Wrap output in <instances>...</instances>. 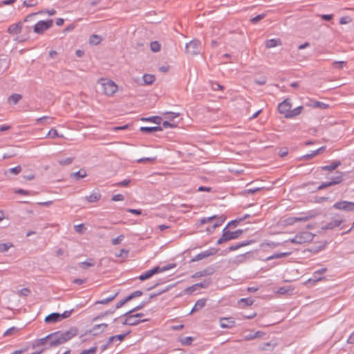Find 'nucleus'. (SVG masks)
<instances>
[{
	"mask_svg": "<svg viewBox=\"0 0 354 354\" xmlns=\"http://www.w3.org/2000/svg\"><path fill=\"white\" fill-rule=\"evenodd\" d=\"M304 107L299 106L292 109V102L289 98L285 99L278 105V111L287 119L294 118L299 115L303 111Z\"/></svg>",
	"mask_w": 354,
	"mask_h": 354,
	"instance_id": "nucleus-1",
	"label": "nucleus"
},
{
	"mask_svg": "<svg viewBox=\"0 0 354 354\" xmlns=\"http://www.w3.org/2000/svg\"><path fill=\"white\" fill-rule=\"evenodd\" d=\"M102 93L106 97H113L118 91V85L112 80L105 77L100 78L97 80Z\"/></svg>",
	"mask_w": 354,
	"mask_h": 354,
	"instance_id": "nucleus-2",
	"label": "nucleus"
},
{
	"mask_svg": "<svg viewBox=\"0 0 354 354\" xmlns=\"http://www.w3.org/2000/svg\"><path fill=\"white\" fill-rule=\"evenodd\" d=\"M324 175L328 180L323 182L319 186V189H323L328 187L338 185L343 180V174L341 171H336L334 174H331V172L326 173Z\"/></svg>",
	"mask_w": 354,
	"mask_h": 354,
	"instance_id": "nucleus-3",
	"label": "nucleus"
},
{
	"mask_svg": "<svg viewBox=\"0 0 354 354\" xmlns=\"http://www.w3.org/2000/svg\"><path fill=\"white\" fill-rule=\"evenodd\" d=\"M225 220V216L221 215L219 216H212L209 217H205L201 218L199 222L201 225H203L205 223L212 224L210 227L207 228V232L208 233H212L216 227L221 226Z\"/></svg>",
	"mask_w": 354,
	"mask_h": 354,
	"instance_id": "nucleus-4",
	"label": "nucleus"
},
{
	"mask_svg": "<svg viewBox=\"0 0 354 354\" xmlns=\"http://www.w3.org/2000/svg\"><path fill=\"white\" fill-rule=\"evenodd\" d=\"M314 238V234L310 232L304 231L297 234L292 239L287 241L296 245H302L310 242Z\"/></svg>",
	"mask_w": 354,
	"mask_h": 354,
	"instance_id": "nucleus-5",
	"label": "nucleus"
},
{
	"mask_svg": "<svg viewBox=\"0 0 354 354\" xmlns=\"http://www.w3.org/2000/svg\"><path fill=\"white\" fill-rule=\"evenodd\" d=\"M315 216L314 214L311 213L308 214H300L298 216H288L282 220V223L283 225H292L298 222H306L313 218Z\"/></svg>",
	"mask_w": 354,
	"mask_h": 354,
	"instance_id": "nucleus-6",
	"label": "nucleus"
},
{
	"mask_svg": "<svg viewBox=\"0 0 354 354\" xmlns=\"http://www.w3.org/2000/svg\"><path fill=\"white\" fill-rule=\"evenodd\" d=\"M243 231L242 230H237L234 232H230L227 230V227H225L223 230L221 237L217 241V243L220 245L228 241L236 239L239 238L243 234Z\"/></svg>",
	"mask_w": 354,
	"mask_h": 354,
	"instance_id": "nucleus-7",
	"label": "nucleus"
},
{
	"mask_svg": "<svg viewBox=\"0 0 354 354\" xmlns=\"http://www.w3.org/2000/svg\"><path fill=\"white\" fill-rule=\"evenodd\" d=\"M53 26V20H41L37 22L33 26V31L37 35H44L46 31L52 28Z\"/></svg>",
	"mask_w": 354,
	"mask_h": 354,
	"instance_id": "nucleus-8",
	"label": "nucleus"
},
{
	"mask_svg": "<svg viewBox=\"0 0 354 354\" xmlns=\"http://www.w3.org/2000/svg\"><path fill=\"white\" fill-rule=\"evenodd\" d=\"M71 315V310H66L62 314L53 313L46 316L44 319V322L47 324H55L69 317Z\"/></svg>",
	"mask_w": 354,
	"mask_h": 354,
	"instance_id": "nucleus-9",
	"label": "nucleus"
},
{
	"mask_svg": "<svg viewBox=\"0 0 354 354\" xmlns=\"http://www.w3.org/2000/svg\"><path fill=\"white\" fill-rule=\"evenodd\" d=\"M126 318L123 322L124 325H130L133 326L138 324L140 322H144L147 321V319H143L144 314L142 313H136V314H130L127 313L125 315Z\"/></svg>",
	"mask_w": 354,
	"mask_h": 354,
	"instance_id": "nucleus-10",
	"label": "nucleus"
},
{
	"mask_svg": "<svg viewBox=\"0 0 354 354\" xmlns=\"http://www.w3.org/2000/svg\"><path fill=\"white\" fill-rule=\"evenodd\" d=\"M174 267H175L174 264H173L171 266H169L162 267V268H160V267L157 266V267H155L152 269L147 270L145 273L140 275L139 279L141 281H144V280H146V279L151 277L153 274H155L156 273L165 272L171 268H174Z\"/></svg>",
	"mask_w": 354,
	"mask_h": 354,
	"instance_id": "nucleus-11",
	"label": "nucleus"
},
{
	"mask_svg": "<svg viewBox=\"0 0 354 354\" xmlns=\"http://www.w3.org/2000/svg\"><path fill=\"white\" fill-rule=\"evenodd\" d=\"M165 118L168 120L162 122V127L164 128H176L178 126V123L174 122V120L179 117L178 113L174 112H167L163 114Z\"/></svg>",
	"mask_w": 354,
	"mask_h": 354,
	"instance_id": "nucleus-12",
	"label": "nucleus"
},
{
	"mask_svg": "<svg viewBox=\"0 0 354 354\" xmlns=\"http://www.w3.org/2000/svg\"><path fill=\"white\" fill-rule=\"evenodd\" d=\"M340 165V161H333L329 165L318 167L317 169L316 170V174L318 176H324L325 174L324 171H326V173H330L331 171L335 170Z\"/></svg>",
	"mask_w": 354,
	"mask_h": 354,
	"instance_id": "nucleus-13",
	"label": "nucleus"
},
{
	"mask_svg": "<svg viewBox=\"0 0 354 354\" xmlns=\"http://www.w3.org/2000/svg\"><path fill=\"white\" fill-rule=\"evenodd\" d=\"M333 208L346 212H354V202L341 201L333 205Z\"/></svg>",
	"mask_w": 354,
	"mask_h": 354,
	"instance_id": "nucleus-14",
	"label": "nucleus"
},
{
	"mask_svg": "<svg viewBox=\"0 0 354 354\" xmlns=\"http://www.w3.org/2000/svg\"><path fill=\"white\" fill-rule=\"evenodd\" d=\"M185 50L189 55H196L200 52L201 42L198 40H192L186 44Z\"/></svg>",
	"mask_w": 354,
	"mask_h": 354,
	"instance_id": "nucleus-15",
	"label": "nucleus"
},
{
	"mask_svg": "<svg viewBox=\"0 0 354 354\" xmlns=\"http://www.w3.org/2000/svg\"><path fill=\"white\" fill-rule=\"evenodd\" d=\"M48 337H49V345L51 347L57 346L59 344H64L61 336V331L50 333L48 335Z\"/></svg>",
	"mask_w": 354,
	"mask_h": 354,
	"instance_id": "nucleus-16",
	"label": "nucleus"
},
{
	"mask_svg": "<svg viewBox=\"0 0 354 354\" xmlns=\"http://www.w3.org/2000/svg\"><path fill=\"white\" fill-rule=\"evenodd\" d=\"M24 26L23 22H17L10 25L7 29V32L12 36L18 35L21 32Z\"/></svg>",
	"mask_w": 354,
	"mask_h": 354,
	"instance_id": "nucleus-17",
	"label": "nucleus"
},
{
	"mask_svg": "<svg viewBox=\"0 0 354 354\" xmlns=\"http://www.w3.org/2000/svg\"><path fill=\"white\" fill-rule=\"evenodd\" d=\"M78 333V330L75 327L71 328L69 330L61 332V336L64 343L69 341L73 337H75Z\"/></svg>",
	"mask_w": 354,
	"mask_h": 354,
	"instance_id": "nucleus-18",
	"label": "nucleus"
},
{
	"mask_svg": "<svg viewBox=\"0 0 354 354\" xmlns=\"http://www.w3.org/2000/svg\"><path fill=\"white\" fill-rule=\"evenodd\" d=\"M219 324L222 328H230L235 326V321L232 317H221Z\"/></svg>",
	"mask_w": 354,
	"mask_h": 354,
	"instance_id": "nucleus-19",
	"label": "nucleus"
},
{
	"mask_svg": "<svg viewBox=\"0 0 354 354\" xmlns=\"http://www.w3.org/2000/svg\"><path fill=\"white\" fill-rule=\"evenodd\" d=\"M108 327V324L105 323L96 324L93 326L91 330H89V333H91L93 335H97L103 332H104Z\"/></svg>",
	"mask_w": 354,
	"mask_h": 354,
	"instance_id": "nucleus-20",
	"label": "nucleus"
},
{
	"mask_svg": "<svg viewBox=\"0 0 354 354\" xmlns=\"http://www.w3.org/2000/svg\"><path fill=\"white\" fill-rule=\"evenodd\" d=\"M102 195L99 192H92L90 195L86 197L88 203H95L101 199Z\"/></svg>",
	"mask_w": 354,
	"mask_h": 354,
	"instance_id": "nucleus-21",
	"label": "nucleus"
},
{
	"mask_svg": "<svg viewBox=\"0 0 354 354\" xmlns=\"http://www.w3.org/2000/svg\"><path fill=\"white\" fill-rule=\"evenodd\" d=\"M307 106L312 108H319L322 109H326L328 107V104L316 100L311 101L309 104H307Z\"/></svg>",
	"mask_w": 354,
	"mask_h": 354,
	"instance_id": "nucleus-22",
	"label": "nucleus"
},
{
	"mask_svg": "<svg viewBox=\"0 0 354 354\" xmlns=\"http://www.w3.org/2000/svg\"><path fill=\"white\" fill-rule=\"evenodd\" d=\"M216 250H214V249H211L209 250H207V251H204V252H202L201 253H199L198 254L196 255V259L197 260H201L204 258H207L211 255H214L216 254Z\"/></svg>",
	"mask_w": 354,
	"mask_h": 354,
	"instance_id": "nucleus-23",
	"label": "nucleus"
},
{
	"mask_svg": "<svg viewBox=\"0 0 354 354\" xmlns=\"http://www.w3.org/2000/svg\"><path fill=\"white\" fill-rule=\"evenodd\" d=\"M205 304H206V299H201L198 300L196 302L194 307L192 308V309L191 310V313H192L194 312H196V311L202 309L205 306Z\"/></svg>",
	"mask_w": 354,
	"mask_h": 354,
	"instance_id": "nucleus-24",
	"label": "nucleus"
},
{
	"mask_svg": "<svg viewBox=\"0 0 354 354\" xmlns=\"http://www.w3.org/2000/svg\"><path fill=\"white\" fill-rule=\"evenodd\" d=\"M281 44V42L279 39H271L266 41V47L268 48H274Z\"/></svg>",
	"mask_w": 354,
	"mask_h": 354,
	"instance_id": "nucleus-25",
	"label": "nucleus"
},
{
	"mask_svg": "<svg viewBox=\"0 0 354 354\" xmlns=\"http://www.w3.org/2000/svg\"><path fill=\"white\" fill-rule=\"evenodd\" d=\"M263 335H264V333L263 332H261V331H257V332H254V333H251L249 335H245L243 337V340H245V341L252 340V339H254L257 338V337H261Z\"/></svg>",
	"mask_w": 354,
	"mask_h": 354,
	"instance_id": "nucleus-26",
	"label": "nucleus"
},
{
	"mask_svg": "<svg viewBox=\"0 0 354 354\" xmlns=\"http://www.w3.org/2000/svg\"><path fill=\"white\" fill-rule=\"evenodd\" d=\"M254 304V300L250 298H243L239 301V304L241 308L252 306Z\"/></svg>",
	"mask_w": 354,
	"mask_h": 354,
	"instance_id": "nucleus-27",
	"label": "nucleus"
},
{
	"mask_svg": "<svg viewBox=\"0 0 354 354\" xmlns=\"http://www.w3.org/2000/svg\"><path fill=\"white\" fill-rule=\"evenodd\" d=\"M144 122H150L157 124H160L162 122V118L159 116H153L149 118H142L141 119Z\"/></svg>",
	"mask_w": 354,
	"mask_h": 354,
	"instance_id": "nucleus-28",
	"label": "nucleus"
},
{
	"mask_svg": "<svg viewBox=\"0 0 354 354\" xmlns=\"http://www.w3.org/2000/svg\"><path fill=\"white\" fill-rule=\"evenodd\" d=\"M142 80L145 84L149 85L154 82L156 77L151 74H145L142 77Z\"/></svg>",
	"mask_w": 354,
	"mask_h": 354,
	"instance_id": "nucleus-29",
	"label": "nucleus"
},
{
	"mask_svg": "<svg viewBox=\"0 0 354 354\" xmlns=\"http://www.w3.org/2000/svg\"><path fill=\"white\" fill-rule=\"evenodd\" d=\"M291 252H280V253H275L266 259V261H270L274 259H279L288 257L290 255Z\"/></svg>",
	"mask_w": 354,
	"mask_h": 354,
	"instance_id": "nucleus-30",
	"label": "nucleus"
},
{
	"mask_svg": "<svg viewBox=\"0 0 354 354\" xmlns=\"http://www.w3.org/2000/svg\"><path fill=\"white\" fill-rule=\"evenodd\" d=\"M140 131L142 132H156V131H160L162 130V128L160 127H141L140 128Z\"/></svg>",
	"mask_w": 354,
	"mask_h": 354,
	"instance_id": "nucleus-31",
	"label": "nucleus"
},
{
	"mask_svg": "<svg viewBox=\"0 0 354 354\" xmlns=\"http://www.w3.org/2000/svg\"><path fill=\"white\" fill-rule=\"evenodd\" d=\"M44 13H46V14H48V15L52 16V15H55V14H56V10H55V9H50V10H46L40 11V12H37V13H33V14H32V15H28V16L25 18L24 21H28V19H29L30 17L33 16V15H37V14H44Z\"/></svg>",
	"mask_w": 354,
	"mask_h": 354,
	"instance_id": "nucleus-32",
	"label": "nucleus"
},
{
	"mask_svg": "<svg viewBox=\"0 0 354 354\" xmlns=\"http://www.w3.org/2000/svg\"><path fill=\"white\" fill-rule=\"evenodd\" d=\"M346 65V61H335L333 62H332L331 64V66L333 68H335V69H342L343 68H344Z\"/></svg>",
	"mask_w": 354,
	"mask_h": 354,
	"instance_id": "nucleus-33",
	"label": "nucleus"
},
{
	"mask_svg": "<svg viewBox=\"0 0 354 354\" xmlns=\"http://www.w3.org/2000/svg\"><path fill=\"white\" fill-rule=\"evenodd\" d=\"M46 136L50 138H52V139H54V138H57V137H60V138H63L64 137L63 135H59L58 133L57 130L55 129V128L50 129V131L48 132Z\"/></svg>",
	"mask_w": 354,
	"mask_h": 354,
	"instance_id": "nucleus-34",
	"label": "nucleus"
},
{
	"mask_svg": "<svg viewBox=\"0 0 354 354\" xmlns=\"http://www.w3.org/2000/svg\"><path fill=\"white\" fill-rule=\"evenodd\" d=\"M102 41V37L97 35H93L89 38V43L93 45H97Z\"/></svg>",
	"mask_w": 354,
	"mask_h": 354,
	"instance_id": "nucleus-35",
	"label": "nucleus"
},
{
	"mask_svg": "<svg viewBox=\"0 0 354 354\" xmlns=\"http://www.w3.org/2000/svg\"><path fill=\"white\" fill-rule=\"evenodd\" d=\"M22 98V96L20 94L15 93L12 94L11 96L9 97L8 101L10 103H13L14 104H16L19 102V101Z\"/></svg>",
	"mask_w": 354,
	"mask_h": 354,
	"instance_id": "nucleus-36",
	"label": "nucleus"
},
{
	"mask_svg": "<svg viewBox=\"0 0 354 354\" xmlns=\"http://www.w3.org/2000/svg\"><path fill=\"white\" fill-rule=\"evenodd\" d=\"M21 171V166L18 165L15 167L10 168L9 170H6L4 171V174L7 175L8 173L12 174L14 175H17Z\"/></svg>",
	"mask_w": 354,
	"mask_h": 354,
	"instance_id": "nucleus-37",
	"label": "nucleus"
},
{
	"mask_svg": "<svg viewBox=\"0 0 354 354\" xmlns=\"http://www.w3.org/2000/svg\"><path fill=\"white\" fill-rule=\"evenodd\" d=\"M128 333H129V332H128V333H125V334H121V335H117L111 336V337H109V343H111V342H113V341H115V340H118V341H120V342H122V341L124 339L125 336H126Z\"/></svg>",
	"mask_w": 354,
	"mask_h": 354,
	"instance_id": "nucleus-38",
	"label": "nucleus"
},
{
	"mask_svg": "<svg viewBox=\"0 0 354 354\" xmlns=\"http://www.w3.org/2000/svg\"><path fill=\"white\" fill-rule=\"evenodd\" d=\"M116 295H117V294H115L114 295L111 296V297H109L108 298L103 299H101V300H98V301H95V305H97V304H107L110 301H113L115 299V297H116Z\"/></svg>",
	"mask_w": 354,
	"mask_h": 354,
	"instance_id": "nucleus-39",
	"label": "nucleus"
},
{
	"mask_svg": "<svg viewBox=\"0 0 354 354\" xmlns=\"http://www.w3.org/2000/svg\"><path fill=\"white\" fill-rule=\"evenodd\" d=\"M80 268L83 269H86L89 267H92L95 265V262L92 259H89L88 261L81 262L80 264Z\"/></svg>",
	"mask_w": 354,
	"mask_h": 354,
	"instance_id": "nucleus-40",
	"label": "nucleus"
},
{
	"mask_svg": "<svg viewBox=\"0 0 354 354\" xmlns=\"http://www.w3.org/2000/svg\"><path fill=\"white\" fill-rule=\"evenodd\" d=\"M12 247H13V245L10 242L0 243V252H6Z\"/></svg>",
	"mask_w": 354,
	"mask_h": 354,
	"instance_id": "nucleus-41",
	"label": "nucleus"
},
{
	"mask_svg": "<svg viewBox=\"0 0 354 354\" xmlns=\"http://www.w3.org/2000/svg\"><path fill=\"white\" fill-rule=\"evenodd\" d=\"M326 271V269L323 268V269H321V270H319L316 272H314V279H309L306 283L307 282H311V281H313V283H315L316 281H318L321 279V278H317L316 277V274H322L323 273H324Z\"/></svg>",
	"mask_w": 354,
	"mask_h": 354,
	"instance_id": "nucleus-42",
	"label": "nucleus"
},
{
	"mask_svg": "<svg viewBox=\"0 0 354 354\" xmlns=\"http://www.w3.org/2000/svg\"><path fill=\"white\" fill-rule=\"evenodd\" d=\"M18 330H19V329L17 327L12 326L5 331V333H3V336L14 335L17 334Z\"/></svg>",
	"mask_w": 354,
	"mask_h": 354,
	"instance_id": "nucleus-43",
	"label": "nucleus"
},
{
	"mask_svg": "<svg viewBox=\"0 0 354 354\" xmlns=\"http://www.w3.org/2000/svg\"><path fill=\"white\" fill-rule=\"evenodd\" d=\"M293 290H294V288L290 287V286H288V287H281V288H279L278 289L277 292L279 293V294L284 295V294H288V293H289L290 292H292Z\"/></svg>",
	"mask_w": 354,
	"mask_h": 354,
	"instance_id": "nucleus-44",
	"label": "nucleus"
},
{
	"mask_svg": "<svg viewBox=\"0 0 354 354\" xmlns=\"http://www.w3.org/2000/svg\"><path fill=\"white\" fill-rule=\"evenodd\" d=\"M47 342H49V337H48V335L46 336L44 338H41V339H37L35 341V345L38 346H43L44 344H46Z\"/></svg>",
	"mask_w": 354,
	"mask_h": 354,
	"instance_id": "nucleus-45",
	"label": "nucleus"
},
{
	"mask_svg": "<svg viewBox=\"0 0 354 354\" xmlns=\"http://www.w3.org/2000/svg\"><path fill=\"white\" fill-rule=\"evenodd\" d=\"M150 47L153 52H158L160 50V45L157 41L151 42Z\"/></svg>",
	"mask_w": 354,
	"mask_h": 354,
	"instance_id": "nucleus-46",
	"label": "nucleus"
},
{
	"mask_svg": "<svg viewBox=\"0 0 354 354\" xmlns=\"http://www.w3.org/2000/svg\"><path fill=\"white\" fill-rule=\"evenodd\" d=\"M142 295V292L140 290H137L133 292H132L131 295L127 296V300L131 301L132 299L136 297H139Z\"/></svg>",
	"mask_w": 354,
	"mask_h": 354,
	"instance_id": "nucleus-47",
	"label": "nucleus"
},
{
	"mask_svg": "<svg viewBox=\"0 0 354 354\" xmlns=\"http://www.w3.org/2000/svg\"><path fill=\"white\" fill-rule=\"evenodd\" d=\"M124 235H120L116 238H114L111 240V243L113 245H118L121 243V242L124 240Z\"/></svg>",
	"mask_w": 354,
	"mask_h": 354,
	"instance_id": "nucleus-48",
	"label": "nucleus"
},
{
	"mask_svg": "<svg viewBox=\"0 0 354 354\" xmlns=\"http://www.w3.org/2000/svg\"><path fill=\"white\" fill-rule=\"evenodd\" d=\"M97 351V346H93L89 349L82 351L80 354H95Z\"/></svg>",
	"mask_w": 354,
	"mask_h": 354,
	"instance_id": "nucleus-49",
	"label": "nucleus"
},
{
	"mask_svg": "<svg viewBox=\"0 0 354 354\" xmlns=\"http://www.w3.org/2000/svg\"><path fill=\"white\" fill-rule=\"evenodd\" d=\"M351 21L352 19L349 16H344L340 18L339 23L340 24L344 25L349 24Z\"/></svg>",
	"mask_w": 354,
	"mask_h": 354,
	"instance_id": "nucleus-50",
	"label": "nucleus"
},
{
	"mask_svg": "<svg viewBox=\"0 0 354 354\" xmlns=\"http://www.w3.org/2000/svg\"><path fill=\"white\" fill-rule=\"evenodd\" d=\"M124 196L120 194L113 195L111 198V201H114V202L122 201H124Z\"/></svg>",
	"mask_w": 354,
	"mask_h": 354,
	"instance_id": "nucleus-51",
	"label": "nucleus"
},
{
	"mask_svg": "<svg viewBox=\"0 0 354 354\" xmlns=\"http://www.w3.org/2000/svg\"><path fill=\"white\" fill-rule=\"evenodd\" d=\"M75 230L78 233H83L86 230V227L84 224H80L75 225Z\"/></svg>",
	"mask_w": 354,
	"mask_h": 354,
	"instance_id": "nucleus-52",
	"label": "nucleus"
},
{
	"mask_svg": "<svg viewBox=\"0 0 354 354\" xmlns=\"http://www.w3.org/2000/svg\"><path fill=\"white\" fill-rule=\"evenodd\" d=\"M129 183H130V180L125 179L121 182L115 183L114 185L118 186V187H127L129 185Z\"/></svg>",
	"mask_w": 354,
	"mask_h": 354,
	"instance_id": "nucleus-53",
	"label": "nucleus"
},
{
	"mask_svg": "<svg viewBox=\"0 0 354 354\" xmlns=\"http://www.w3.org/2000/svg\"><path fill=\"white\" fill-rule=\"evenodd\" d=\"M73 158H66L65 159L61 160L59 161V163L62 165H67L72 162Z\"/></svg>",
	"mask_w": 354,
	"mask_h": 354,
	"instance_id": "nucleus-54",
	"label": "nucleus"
},
{
	"mask_svg": "<svg viewBox=\"0 0 354 354\" xmlns=\"http://www.w3.org/2000/svg\"><path fill=\"white\" fill-rule=\"evenodd\" d=\"M192 337H187L185 338H183L180 340V342L183 344H187V345H189L192 344Z\"/></svg>",
	"mask_w": 354,
	"mask_h": 354,
	"instance_id": "nucleus-55",
	"label": "nucleus"
},
{
	"mask_svg": "<svg viewBox=\"0 0 354 354\" xmlns=\"http://www.w3.org/2000/svg\"><path fill=\"white\" fill-rule=\"evenodd\" d=\"M266 15L265 14H261V15H259L254 17H253L252 19H251V21L254 24L258 22L259 21L261 20L262 19H263L265 17Z\"/></svg>",
	"mask_w": 354,
	"mask_h": 354,
	"instance_id": "nucleus-56",
	"label": "nucleus"
},
{
	"mask_svg": "<svg viewBox=\"0 0 354 354\" xmlns=\"http://www.w3.org/2000/svg\"><path fill=\"white\" fill-rule=\"evenodd\" d=\"M17 0H3L0 2V6L12 5Z\"/></svg>",
	"mask_w": 354,
	"mask_h": 354,
	"instance_id": "nucleus-57",
	"label": "nucleus"
},
{
	"mask_svg": "<svg viewBox=\"0 0 354 354\" xmlns=\"http://www.w3.org/2000/svg\"><path fill=\"white\" fill-rule=\"evenodd\" d=\"M247 245H248V243H241L240 245H232L229 248V250L230 251L236 250H238L239 248H240L241 247L245 246Z\"/></svg>",
	"mask_w": 354,
	"mask_h": 354,
	"instance_id": "nucleus-58",
	"label": "nucleus"
},
{
	"mask_svg": "<svg viewBox=\"0 0 354 354\" xmlns=\"http://www.w3.org/2000/svg\"><path fill=\"white\" fill-rule=\"evenodd\" d=\"M74 176H77L79 178H84L86 176V172L84 170H80L79 171L74 173Z\"/></svg>",
	"mask_w": 354,
	"mask_h": 354,
	"instance_id": "nucleus-59",
	"label": "nucleus"
},
{
	"mask_svg": "<svg viewBox=\"0 0 354 354\" xmlns=\"http://www.w3.org/2000/svg\"><path fill=\"white\" fill-rule=\"evenodd\" d=\"M15 193L22 194V195H26V196L30 195V192H28L27 190L22 189H16L15 191Z\"/></svg>",
	"mask_w": 354,
	"mask_h": 354,
	"instance_id": "nucleus-60",
	"label": "nucleus"
},
{
	"mask_svg": "<svg viewBox=\"0 0 354 354\" xmlns=\"http://www.w3.org/2000/svg\"><path fill=\"white\" fill-rule=\"evenodd\" d=\"M128 301H129V300H127V297L122 300V301H120L115 306V308H121L124 304H125L126 303H127Z\"/></svg>",
	"mask_w": 354,
	"mask_h": 354,
	"instance_id": "nucleus-61",
	"label": "nucleus"
},
{
	"mask_svg": "<svg viewBox=\"0 0 354 354\" xmlns=\"http://www.w3.org/2000/svg\"><path fill=\"white\" fill-rule=\"evenodd\" d=\"M127 254H128V250L122 249V250H120L119 254H115V256L118 257H121L127 256Z\"/></svg>",
	"mask_w": 354,
	"mask_h": 354,
	"instance_id": "nucleus-62",
	"label": "nucleus"
},
{
	"mask_svg": "<svg viewBox=\"0 0 354 354\" xmlns=\"http://www.w3.org/2000/svg\"><path fill=\"white\" fill-rule=\"evenodd\" d=\"M108 313H109V312H105V313H101L99 315L96 316L95 317L93 318V321H97L98 319H102L105 315H106Z\"/></svg>",
	"mask_w": 354,
	"mask_h": 354,
	"instance_id": "nucleus-63",
	"label": "nucleus"
},
{
	"mask_svg": "<svg viewBox=\"0 0 354 354\" xmlns=\"http://www.w3.org/2000/svg\"><path fill=\"white\" fill-rule=\"evenodd\" d=\"M127 211L133 214H135V215L141 214V211L140 209H129Z\"/></svg>",
	"mask_w": 354,
	"mask_h": 354,
	"instance_id": "nucleus-64",
	"label": "nucleus"
}]
</instances>
